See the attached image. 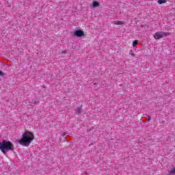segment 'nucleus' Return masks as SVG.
Here are the masks:
<instances>
[{"label":"nucleus","mask_w":175,"mask_h":175,"mask_svg":"<svg viewBox=\"0 0 175 175\" xmlns=\"http://www.w3.org/2000/svg\"><path fill=\"white\" fill-rule=\"evenodd\" d=\"M157 3L159 5H162V3H166V0H159Z\"/></svg>","instance_id":"nucleus-8"},{"label":"nucleus","mask_w":175,"mask_h":175,"mask_svg":"<svg viewBox=\"0 0 175 175\" xmlns=\"http://www.w3.org/2000/svg\"><path fill=\"white\" fill-rule=\"evenodd\" d=\"M168 35H170V33L169 32L158 31V32H156L154 34V38L157 40H159V39H162V38H165V36H168Z\"/></svg>","instance_id":"nucleus-3"},{"label":"nucleus","mask_w":175,"mask_h":175,"mask_svg":"<svg viewBox=\"0 0 175 175\" xmlns=\"http://www.w3.org/2000/svg\"><path fill=\"white\" fill-rule=\"evenodd\" d=\"M35 139V136L30 131H26L22 135V139L18 141L19 144L28 147L32 141Z\"/></svg>","instance_id":"nucleus-1"},{"label":"nucleus","mask_w":175,"mask_h":175,"mask_svg":"<svg viewBox=\"0 0 175 175\" xmlns=\"http://www.w3.org/2000/svg\"><path fill=\"white\" fill-rule=\"evenodd\" d=\"M170 174H175V167L172 168L170 172Z\"/></svg>","instance_id":"nucleus-9"},{"label":"nucleus","mask_w":175,"mask_h":175,"mask_svg":"<svg viewBox=\"0 0 175 175\" xmlns=\"http://www.w3.org/2000/svg\"><path fill=\"white\" fill-rule=\"evenodd\" d=\"M82 110H81V108H79V107H77L75 110V114H81Z\"/></svg>","instance_id":"nucleus-7"},{"label":"nucleus","mask_w":175,"mask_h":175,"mask_svg":"<svg viewBox=\"0 0 175 175\" xmlns=\"http://www.w3.org/2000/svg\"><path fill=\"white\" fill-rule=\"evenodd\" d=\"M66 135V133H62V137H64V136H65Z\"/></svg>","instance_id":"nucleus-13"},{"label":"nucleus","mask_w":175,"mask_h":175,"mask_svg":"<svg viewBox=\"0 0 175 175\" xmlns=\"http://www.w3.org/2000/svg\"><path fill=\"white\" fill-rule=\"evenodd\" d=\"M112 24H115L116 25H124V23L121 21H113Z\"/></svg>","instance_id":"nucleus-6"},{"label":"nucleus","mask_w":175,"mask_h":175,"mask_svg":"<svg viewBox=\"0 0 175 175\" xmlns=\"http://www.w3.org/2000/svg\"><path fill=\"white\" fill-rule=\"evenodd\" d=\"M133 47H136V46H137V40H135L133 42Z\"/></svg>","instance_id":"nucleus-10"},{"label":"nucleus","mask_w":175,"mask_h":175,"mask_svg":"<svg viewBox=\"0 0 175 175\" xmlns=\"http://www.w3.org/2000/svg\"><path fill=\"white\" fill-rule=\"evenodd\" d=\"M148 121H151V117L150 116H148Z\"/></svg>","instance_id":"nucleus-12"},{"label":"nucleus","mask_w":175,"mask_h":175,"mask_svg":"<svg viewBox=\"0 0 175 175\" xmlns=\"http://www.w3.org/2000/svg\"><path fill=\"white\" fill-rule=\"evenodd\" d=\"M90 6L92 8H99L100 6V4H99V2L96 1H94L92 4H90Z\"/></svg>","instance_id":"nucleus-5"},{"label":"nucleus","mask_w":175,"mask_h":175,"mask_svg":"<svg viewBox=\"0 0 175 175\" xmlns=\"http://www.w3.org/2000/svg\"><path fill=\"white\" fill-rule=\"evenodd\" d=\"M74 35L78 38H81V36H84V31L81 30H77L74 32Z\"/></svg>","instance_id":"nucleus-4"},{"label":"nucleus","mask_w":175,"mask_h":175,"mask_svg":"<svg viewBox=\"0 0 175 175\" xmlns=\"http://www.w3.org/2000/svg\"><path fill=\"white\" fill-rule=\"evenodd\" d=\"M63 54H65V51H63Z\"/></svg>","instance_id":"nucleus-15"},{"label":"nucleus","mask_w":175,"mask_h":175,"mask_svg":"<svg viewBox=\"0 0 175 175\" xmlns=\"http://www.w3.org/2000/svg\"><path fill=\"white\" fill-rule=\"evenodd\" d=\"M0 150L3 154H8V151L14 150V145L10 141L3 140L0 142Z\"/></svg>","instance_id":"nucleus-2"},{"label":"nucleus","mask_w":175,"mask_h":175,"mask_svg":"<svg viewBox=\"0 0 175 175\" xmlns=\"http://www.w3.org/2000/svg\"><path fill=\"white\" fill-rule=\"evenodd\" d=\"M0 76H3V72L0 70Z\"/></svg>","instance_id":"nucleus-14"},{"label":"nucleus","mask_w":175,"mask_h":175,"mask_svg":"<svg viewBox=\"0 0 175 175\" xmlns=\"http://www.w3.org/2000/svg\"><path fill=\"white\" fill-rule=\"evenodd\" d=\"M130 55H132V57H135V53H133V50H131L129 52Z\"/></svg>","instance_id":"nucleus-11"}]
</instances>
